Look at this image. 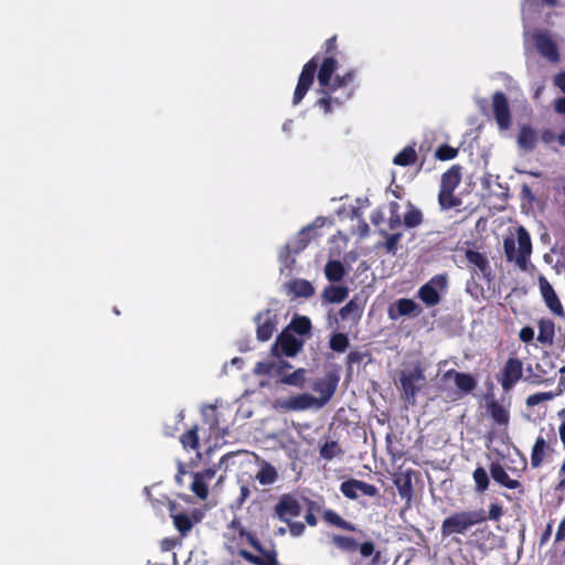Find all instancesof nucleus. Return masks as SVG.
I'll use <instances>...</instances> for the list:
<instances>
[{"mask_svg":"<svg viewBox=\"0 0 565 565\" xmlns=\"http://www.w3.org/2000/svg\"><path fill=\"white\" fill-rule=\"evenodd\" d=\"M401 237H402V234H399V233L392 234V235L387 236L384 246L388 253H391V254L396 253Z\"/></svg>","mask_w":565,"mask_h":565,"instance_id":"nucleus-45","label":"nucleus"},{"mask_svg":"<svg viewBox=\"0 0 565 565\" xmlns=\"http://www.w3.org/2000/svg\"><path fill=\"white\" fill-rule=\"evenodd\" d=\"M444 381H450L452 380L458 390L461 393H469L471 392L476 386V381L473 377L466 373H459L456 371H447L444 376Z\"/></svg>","mask_w":565,"mask_h":565,"instance_id":"nucleus-21","label":"nucleus"},{"mask_svg":"<svg viewBox=\"0 0 565 565\" xmlns=\"http://www.w3.org/2000/svg\"><path fill=\"white\" fill-rule=\"evenodd\" d=\"M490 473L493 480L508 489H516L520 487L518 480L511 479L504 468L499 463H492Z\"/></svg>","mask_w":565,"mask_h":565,"instance_id":"nucleus-25","label":"nucleus"},{"mask_svg":"<svg viewBox=\"0 0 565 565\" xmlns=\"http://www.w3.org/2000/svg\"><path fill=\"white\" fill-rule=\"evenodd\" d=\"M401 383L407 398H414L416 393L425 385L424 372L419 366L402 373Z\"/></svg>","mask_w":565,"mask_h":565,"instance_id":"nucleus-11","label":"nucleus"},{"mask_svg":"<svg viewBox=\"0 0 565 565\" xmlns=\"http://www.w3.org/2000/svg\"><path fill=\"white\" fill-rule=\"evenodd\" d=\"M390 228L394 230L401 225V217L398 215V204L393 202L390 204Z\"/></svg>","mask_w":565,"mask_h":565,"instance_id":"nucleus-44","label":"nucleus"},{"mask_svg":"<svg viewBox=\"0 0 565 565\" xmlns=\"http://www.w3.org/2000/svg\"><path fill=\"white\" fill-rule=\"evenodd\" d=\"M326 220L322 217L316 218L310 225L302 228L295 238L292 249L295 253L302 250L307 244L319 235L318 231L324 225Z\"/></svg>","mask_w":565,"mask_h":565,"instance_id":"nucleus-15","label":"nucleus"},{"mask_svg":"<svg viewBox=\"0 0 565 565\" xmlns=\"http://www.w3.org/2000/svg\"><path fill=\"white\" fill-rule=\"evenodd\" d=\"M286 367H290V365L284 363L278 369L279 383L298 388L302 387L307 380V371L305 369H298L292 373H286Z\"/></svg>","mask_w":565,"mask_h":565,"instance_id":"nucleus-19","label":"nucleus"},{"mask_svg":"<svg viewBox=\"0 0 565 565\" xmlns=\"http://www.w3.org/2000/svg\"><path fill=\"white\" fill-rule=\"evenodd\" d=\"M504 250L509 260L514 262L521 269H525L532 253L531 238L522 226L515 228L504 239Z\"/></svg>","mask_w":565,"mask_h":565,"instance_id":"nucleus-3","label":"nucleus"},{"mask_svg":"<svg viewBox=\"0 0 565 565\" xmlns=\"http://www.w3.org/2000/svg\"><path fill=\"white\" fill-rule=\"evenodd\" d=\"M342 493L350 499H356L359 494V489L356 487V480H349L341 484Z\"/></svg>","mask_w":565,"mask_h":565,"instance_id":"nucleus-41","label":"nucleus"},{"mask_svg":"<svg viewBox=\"0 0 565 565\" xmlns=\"http://www.w3.org/2000/svg\"><path fill=\"white\" fill-rule=\"evenodd\" d=\"M338 452L339 446L334 441L326 443L320 450L321 456L326 459L333 458Z\"/></svg>","mask_w":565,"mask_h":565,"instance_id":"nucleus-43","label":"nucleus"},{"mask_svg":"<svg viewBox=\"0 0 565 565\" xmlns=\"http://www.w3.org/2000/svg\"><path fill=\"white\" fill-rule=\"evenodd\" d=\"M546 4V6H555L556 4V0H524V3H523V14H527L531 10H532V7L536 6V4Z\"/></svg>","mask_w":565,"mask_h":565,"instance_id":"nucleus-47","label":"nucleus"},{"mask_svg":"<svg viewBox=\"0 0 565 565\" xmlns=\"http://www.w3.org/2000/svg\"><path fill=\"white\" fill-rule=\"evenodd\" d=\"M523 365L518 359H509L503 367L501 385L505 392L510 391L522 377Z\"/></svg>","mask_w":565,"mask_h":565,"instance_id":"nucleus-14","label":"nucleus"},{"mask_svg":"<svg viewBox=\"0 0 565 565\" xmlns=\"http://www.w3.org/2000/svg\"><path fill=\"white\" fill-rule=\"evenodd\" d=\"M317 71V61L316 58L310 60L302 68V72L299 76L297 87L295 89L292 103L294 105H298L305 95L307 94L308 89L310 88L315 74Z\"/></svg>","mask_w":565,"mask_h":565,"instance_id":"nucleus-10","label":"nucleus"},{"mask_svg":"<svg viewBox=\"0 0 565 565\" xmlns=\"http://www.w3.org/2000/svg\"><path fill=\"white\" fill-rule=\"evenodd\" d=\"M332 542L343 551L352 552L358 547V543L353 539L347 536L335 535L332 537Z\"/></svg>","mask_w":565,"mask_h":565,"instance_id":"nucleus-39","label":"nucleus"},{"mask_svg":"<svg viewBox=\"0 0 565 565\" xmlns=\"http://www.w3.org/2000/svg\"><path fill=\"white\" fill-rule=\"evenodd\" d=\"M302 504L300 500L291 494H285L275 507L277 516L284 522H290L294 518L300 515Z\"/></svg>","mask_w":565,"mask_h":565,"instance_id":"nucleus-9","label":"nucleus"},{"mask_svg":"<svg viewBox=\"0 0 565 565\" xmlns=\"http://www.w3.org/2000/svg\"><path fill=\"white\" fill-rule=\"evenodd\" d=\"M356 76V70L347 65L342 56L332 55L322 61L318 72V92L322 97L318 104L324 113L331 110L332 103L340 105L351 98Z\"/></svg>","mask_w":565,"mask_h":565,"instance_id":"nucleus-1","label":"nucleus"},{"mask_svg":"<svg viewBox=\"0 0 565 565\" xmlns=\"http://www.w3.org/2000/svg\"><path fill=\"white\" fill-rule=\"evenodd\" d=\"M287 253H288V249H286L285 252H281L279 257H280V260L282 263H285V266L289 267Z\"/></svg>","mask_w":565,"mask_h":565,"instance_id":"nucleus-60","label":"nucleus"},{"mask_svg":"<svg viewBox=\"0 0 565 565\" xmlns=\"http://www.w3.org/2000/svg\"><path fill=\"white\" fill-rule=\"evenodd\" d=\"M404 225L406 227H415L422 223L423 215L419 210L409 205L404 214Z\"/></svg>","mask_w":565,"mask_h":565,"instance_id":"nucleus-36","label":"nucleus"},{"mask_svg":"<svg viewBox=\"0 0 565 565\" xmlns=\"http://www.w3.org/2000/svg\"><path fill=\"white\" fill-rule=\"evenodd\" d=\"M554 84L563 92L565 93V72L558 73L554 77Z\"/></svg>","mask_w":565,"mask_h":565,"instance_id":"nucleus-55","label":"nucleus"},{"mask_svg":"<svg viewBox=\"0 0 565 565\" xmlns=\"http://www.w3.org/2000/svg\"><path fill=\"white\" fill-rule=\"evenodd\" d=\"M302 345L303 341L300 338L294 335L290 330L285 329L273 345L271 352L275 356L281 354L294 356L300 351Z\"/></svg>","mask_w":565,"mask_h":565,"instance_id":"nucleus-7","label":"nucleus"},{"mask_svg":"<svg viewBox=\"0 0 565 565\" xmlns=\"http://www.w3.org/2000/svg\"><path fill=\"white\" fill-rule=\"evenodd\" d=\"M289 530L291 535L299 536L305 531V525L300 522H295L290 524Z\"/></svg>","mask_w":565,"mask_h":565,"instance_id":"nucleus-53","label":"nucleus"},{"mask_svg":"<svg viewBox=\"0 0 565 565\" xmlns=\"http://www.w3.org/2000/svg\"><path fill=\"white\" fill-rule=\"evenodd\" d=\"M255 322L257 326V338L260 341L269 340L274 331L276 330V313H274L271 310H265L263 312H259L255 318Z\"/></svg>","mask_w":565,"mask_h":565,"instance_id":"nucleus-13","label":"nucleus"},{"mask_svg":"<svg viewBox=\"0 0 565 565\" xmlns=\"http://www.w3.org/2000/svg\"><path fill=\"white\" fill-rule=\"evenodd\" d=\"M533 42L536 50L542 56L548 61L556 63L559 61L557 46L553 39L544 32H539L533 35Z\"/></svg>","mask_w":565,"mask_h":565,"instance_id":"nucleus-12","label":"nucleus"},{"mask_svg":"<svg viewBox=\"0 0 565 565\" xmlns=\"http://www.w3.org/2000/svg\"><path fill=\"white\" fill-rule=\"evenodd\" d=\"M290 290L299 297H309L313 294L315 289L312 285L303 279H297L290 282Z\"/></svg>","mask_w":565,"mask_h":565,"instance_id":"nucleus-32","label":"nucleus"},{"mask_svg":"<svg viewBox=\"0 0 565 565\" xmlns=\"http://www.w3.org/2000/svg\"><path fill=\"white\" fill-rule=\"evenodd\" d=\"M557 142L561 145V146H565V131L561 132L559 135H557Z\"/></svg>","mask_w":565,"mask_h":565,"instance_id":"nucleus-62","label":"nucleus"},{"mask_svg":"<svg viewBox=\"0 0 565 565\" xmlns=\"http://www.w3.org/2000/svg\"><path fill=\"white\" fill-rule=\"evenodd\" d=\"M360 306L351 300L348 302L339 312L341 320L344 322L342 326H338L337 328L344 329L347 326L351 327L355 324L361 316Z\"/></svg>","mask_w":565,"mask_h":565,"instance_id":"nucleus-23","label":"nucleus"},{"mask_svg":"<svg viewBox=\"0 0 565 565\" xmlns=\"http://www.w3.org/2000/svg\"><path fill=\"white\" fill-rule=\"evenodd\" d=\"M239 362H241V360H239L238 358H234V359L231 361V363H232V364H234V365H235V364H238Z\"/></svg>","mask_w":565,"mask_h":565,"instance_id":"nucleus-64","label":"nucleus"},{"mask_svg":"<svg viewBox=\"0 0 565 565\" xmlns=\"http://www.w3.org/2000/svg\"><path fill=\"white\" fill-rule=\"evenodd\" d=\"M555 327L551 320H541L539 322L537 341L541 343L552 344Z\"/></svg>","mask_w":565,"mask_h":565,"instance_id":"nucleus-29","label":"nucleus"},{"mask_svg":"<svg viewBox=\"0 0 565 565\" xmlns=\"http://www.w3.org/2000/svg\"><path fill=\"white\" fill-rule=\"evenodd\" d=\"M306 521L309 525H316L317 523L316 516L312 513L306 515Z\"/></svg>","mask_w":565,"mask_h":565,"instance_id":"nucleus-58","label":"nucleus"},{"mask_svg":"<svg viewBox=\"0 0 565 565\" xmlns=\"http://www.w3.org/2000/svg\"><path fill=\"white\" fill-rule=\"evenodd\" d=\"M447 286V276L444 274L436 275L419 288L418 297L426 306H436L440 301L441 295L446 292Z\"/></svg>","mask_w":565,"mask_h":565,"instance_id":"nucleus-6","label":"nucleus"},{"mask_svg":"<svg viewBox=\"0 0 565 565\" xmlns=\"http://www.w3.org/2000/svg\"><path fill=\"white\" fill-rule=\"evenodd\" d=\"M548 450H550V448H548L546 441L542 437H539L533 446V449H532V456H531L532 466L539 467L543 462Z\"/></svg>","mask_w":565,"mask_h":565,"instance_id":"nucleus-28","label":"nucleus"},{"mask_svg":"<svg viewBox=\"0 0 565 565\" xmlns=\"http://www.w3.org/2000/svg\"><path fill=\"white\" fill-rule=\"evenodd\" d=\"M486 520L483 511L460 512L445 519L441 525L444 535L462 534L471 526Z\"/></svg>","mask_w":565,"mask_h":565,"instance_id":"nucleus-4","label":"nucleus"},{"mask_svg":"<svg viewBox=\"0 0 565 565\" xmlns=\"http://www.w3.org/2000/svg\"><path fill=\"white\" fill-rule=\"evenodd\" d=\"M554 108L558 114H565V97L556 99L554 102Z\"/></svg>","mask_w":565,"mask_h":565,"instance_id":"nucleus-56","label":"nucleus"},{"mask_svg":"<svg viewBox=\"0 0 565 565\" xmlns=\"http://www.w3.org/2000/svg\"><path fill=\"white\" fill-rule=\"evenodd\" d=\"M466 259L468 262V266L473 273H480L483 277H488L490 275L489 262L483 254L472 249H467Z\"/></svg>","mask_w":565,"mask_h":565,"instance_id":"nucleus-20","label":"nucleus"},{"mask_svg":"<svg viewBox=\"0 0 565 565\" xmlns=\"http://www.w3.org/2000/svg\"><path fill=\"white\" fill-rule=\"evenodd\" d=\"M324 274L330 281H339L344 276L343 265L338 260H330L326 265Z\"/></svg>","mask_w":565,"mask_h":565,"instance_id":"nucleus-31","label":"nucleus"},{"mask_svg":"<svg viewBox=\"0 0 565 565\" xmlns=\"http://www.w3.org/2000/svg\"><path fill=\"white\" fill-rule=\"evenodd\" d=\"M420 309L418 305L412 299H399L394 308H390L388 315L392 319H397L401 316H417Z\"/></svg>","mask_w":565,"mask_h":565,"instance_id":"nucleus-22","label":"nucleus"},{"mask_svg":"<svg viewBox=\"0 0 565 565\" xmlns=\"http://www.w3.org/2000/svg\"><path fill=\"white\" fill-rule=\"evenodd\" d=\"M502 515V508L499 504H491L489 509V519L498 520Z\"/></svg>","mask_w":565,"mask_h":565,"instance_id":"nucleus-51","label":"nucleus"},{"mask_svg":"<svg viewBox=\"0 0 565 565\" xmlns=\"http://www.w3.org/2000/svg\"><path fill=\"white\" fill-rule=\"evenodd\" d=\"M348 343V337L343 333H335L330 339V348L337 352H343Z\"/></svg>","mask_w":565,"mask_h":565,"instance_id":"nucleus-40","label":"nucleus"},{"mask_svg":"<svg viewBox=\"0 0 565 565\" xmlns=\"http://www.w3.org/2000/svg\"><path fill=\"white\" fill-rule=\"evenodd\" d=\"M161 545H162V550H164V551H169V550H171V548H172V546L174 545V543H173L172 541L164 540V541L162 542V544H161Z\"/></svg>","mask_w":565,"mask_h":565,"instance_id":"nucleus-59","label":"nucleus"},{"mask_svg":"<svg viewBox=\"0 0 565 565\" xmlns=\"http://www.w3.org/2000/svg\"><path fill=\"white\" fill-rule=\"evenodd\" d=\"M356 487L359 489V494L361 495H367V497H374L377 494V489L369 483H365L363 481L356 480Z\"/></svg>","mask_w":565,"mask_h":565,"instance_id":"nucleus-46","label":"nucleus"},{"mask_svg":"<svg viewBox=\"0 0 565 565\" xmlns=\"http://www.w3.org/2000/svg\"><path fill=\"white\" fill-rule=\"evenodd\" d=\"M416 160V151L413 147H405L401 152H398L393 162L397 166H409L414 163Z\"/></svg>","mask_w":565,"mask_h":565,"instance_id":"nucleus-33","label":"nucleus"},{"mask_svg":"<svg viewBox=\"0 0 565 565\" xmlns=\"http://www.w3.org/2000/svg\"><path fill=\"white\" fill-rule=\"evenodd\" d=\"M542 140L544 143L551 145L557 140V136L552 130L546 129L542 132Z\"/></svg>","mask_w":565,"mask_h":565,"instance_id":"nucleus-52","label":"nucleus"},{"mask_svg":"<svg viewBox=\"0 0 565 565\" xmlns=\"http://www.w3.org/2000/svg\"><path fill=\"white\" fill-rule=\"evenodd\" d=\"M274 369V364L270 362H258L254 367V373L256 375H267L270 374Z\"/></svg>","mask_w":565,"mask_h":565,"instance_id":"nucleus-49","label":"nucleus"},{"mask_svg":"<svg viewBox=\"0 0 565 565\" xmlns=\"http://www.w3.org/2000/svg\"><path fill=\"white\" fill-rule=\"evenodd\" d=\"M460 180V169L457 166L451 167L443 174L438 195L439 204L443 209H451L460 205V200L454 195V191L459 185Z\"/></svg>","mask_w":565,"mask_h":565,"instance_id":"nucleus-5","label":"nucleus"},{"mask_svg":"<svg viewBox=\"0 0 565 565\" xmlns=\"http://www.w3.org/2000/svg\"><path fill=\"white\" fill-rule=\"evenodd\" d=\"M181 443L185 448H195L198 445V436L194 430H190L181 437Z\"/></svg>","mask_w":565,"mask_h":565,"instance_id":"nucleus-48","label":"nucleus"},{"mask_svg":"<svg viewBox=\"0 0 565 565\" xmlns=\"http://www.w3.org/2000/svg\"><path fill=\"white\" fill-rule=\"evenodd\" d=\"M348 296V288L342 286H329L323 290L322 298L330 303H339Z\"/></svg>","mask_w":565,"mask_h":565,"instance_id":"nucleus-27","label":"nucleus"},{"mask_svg":"<svg viewBox=\"0 0 565 565\" xmlns=\"http://www.w3.org/2000/svg\"><path fill=\"white\" fill-rule=\"evenodd\" d=\"M539 284H540V290H541L542 297H543L546 306L548 307V309L554 315H556L558 317H563L564 316L563 306H562L558 297L556 296L553 287L551 286V284L543 276H541L539 278Z\"/></svg>","mask_w":565,"mask_h":565,"instance_id":"nucleus-17","label":"nucleus"},{"mask_svg":"<svg viewBox=\"0 0 565 565\" xmlns=\"http://www.w3.org/2000/svg\"><path fill=\"white\" fill-rule=\"evenodd\" d=\"M537 141L535 129L530 126H522L518 135V145L524 150H533Z\"/></svg>","mask_w":565,"mask_h":565,"instance_id":"nucleus-26","label":"nucleus"},{"mask_svg":"<svg viewBox=\"0 0 565 565\" xmlns=\"http://www.w3.org/2000/svg\"><path fill=\"white\" fill-rule=\"evenodd\" d=\"M491 417L501 425H507L509 422V411L497 403H492L489 406Z\"/></svg>","mask_w":565,"mask_h":565,"instance_id":"nucleus-34","label":"nucleus"},{"mask_svg":"<svg viewBox=\"0 0 565 565\" xmlns=\"http://www.w3.org/2000/svg\"><path fill=\"white\" fill-rule=\"evenodd\" d=\"M333 43H334V39H330V40L327 42L328 50H329L330 47H332V46H333Z\"/></svg>","mask_w":565,"mask_h":565,"instance_id":"nucleus-63","label":"nucleus"},{"mask_svg":"<svg viewBox=\"0 0 565 565\" xmlns=\"http://www.w3.org/2000/svg\"><path fill=\"white\" fill-rule=\"evenodd\" d=\"M473 481L476 483V490L479 492H483L489 487V477L484 468L479 467L473 471L472 475Z\"/></svg>","mask_w":565,"mask_h":565,"instance_id":"nucleus-37","label":"nucleus"},{"mask_svg":"<svg viewBox=\"0 0 565 565\" xmlns=\"http://www.w3.org/2000/svg\"><path fill=\"white\" fill-rule=\"evenodd\" d=\"M337 382L331 379H319L312 385L310 393L294 394L288 397H279L273 402V408L280 412H303L322 408L332 397Z\"/></svg>","mask_w":565,"mask_h":565,"instance_id":"nucleus-2","label":"nucleus"},{"mask_svg":"<svg viewBox=\"0 0 565 565\" xmlns=\"http://www.w3.org/2000/svg\"><path fill=\"white\" fill-rule=\"evenodd\" d=\"M492 111L500 130H508L511 127V113L508 98L501 92L492 96Z\"/></svg>","mask_w":565,"mask_h":565,"instance_id":"nucleus-8","label":"nucleus"},{"mask_svg":"<svg viewBox=\"0 0 565 565\" xmlns=\"http://www.w3.org/2000/svg\"><path fill=\"white\" fill-rule=\"evenodd\" d=\"M373 224L375 225H379L380 222L382 221V215L380 214V212H375L372 217H371Z\"/></svg>","mask_w":565,"mask_h":565,"instance_id":"nucleus-57","label":"nucleus"},{"mask_svg":"<svg viewBox=\"0 0 565 565\" xmlns=\"http://www.w3.org/2000/svg\"><path fill=\"white\" fill-rule=\"evenodd\" d=\"M249 495V490L246 486H243L241 488V497H242V500H245L247 497Z\"/></svg>","mask_w":565,"mask_h":565,"instance_id":"nucleus-61","label":"nucleus"},{"mask_svg":"<svg viewBox=\"0 0 565 565\" xmlns=\"http://www.w3.org/2000/svg\"><path fill=\"white\" fill-rule=\"evenodd\" d=\"M170 513L173 519L174 526L182 534H186L192 529L193 524L199 521L196 515L191 516L185 513L175 512L173 504L170 505Z\"/></svg>","mask_w":565,"mask_h":565,"instance_id":"nucleus-24","label":"nucleus"},{"mask_svg":"<svg viewBox=\"0 0 565 565\" xmlns=\"http://www.w3.org/2000/svg\"><path fill=\"white\" fill-rule=\"evenodd\" d=\"M254 460L257 465V470L254 475L255 480L263 487L273 486L278 480L277 469L266 461L258 460V458Z\"/></svg>","mask_w":565,"mask_h":565,"instance_id":"nucleus-18","label":"nucleus"},{"mask_svg":"<svg viewBox=\"0 0 565 565\" xmlns=\"http://www.w3.org/2000/svg\"><path fill=\"white\" fill-rule=\"evenodd\" d=\"M522 342L529 343L534 339V330L531 327H524L519 333Z\"/></svg>","mask_w":565,"mask_h":565,"instance_id":"nucleus-50","label":"nucleus"},{"mask_svg":"<svg viewBox=\"0 0 565 565\" xmlns=\"http://www.w3.org/2000/svg\"><path fill=\"white\" fill-rule=\"evenodd\" d=\"M286 329L290 330L292 333L296 332L299 335H305L310 332L311 322L307 317L298 316L291 320L290 324Z\"/></svg>","mask_w":565,"mask_h":565,"instance_id":"nucleus-30","label":"nucleus"},{"mask_svg":"<svg viewBox=\"0 0 565 565\" xmlns=\"http://www.w3.org/2000/svg\"><path fill=\"white\" fill-rule=\"evenodd\" d=\"M374 551V545L371 542H365L360 546V552L364 557L370 556Z\"/></svg>","mask_w":565,"mask_h":565,"instance_id":"nucleus-54","label":"nucleus"},{"mask_svg":"<svg viewBox=\"0 0 565 565\" xmlns=\"http://www.w3.org/2000/svg\"><path fill=\"white\" fill-rule=\"evenodd\" d=\"M216 470L213 468L196 472L191 483L192 492L200 499L204 500L209 494V483L215 478Z\"/></svg>","mask_w":565,"mask_h":565,"instance_id":"nucleus-16","label":"nucleus"},{"mask_svg":"<svg viewBox=\"0 0 565 565\" xmlns=\"http://www.w3.org/2000/svg\"><path fill=\"white\" fill-rule=\"evenodd\" d=\"M324 519L328 522H330V523H332V524H334V525H337V526H339V527H341L343 530H348V531H354L355 530L354 526L351 523L344 521L339 514H337L333 511H326L324 512Z\"/></svg>","mask_w":565,"mask_h":565,"instance_id":"nucleus-38","label":"nucleus"},{"mask_svg":"<svg viewBox=\"0 0 565 565\" xmlns=\"http://www.w3.org/2000/svg\"><path fill=\"white\" fill-rule=\"evenodd\" d=\"M457 153V149L445 145L437 149L436 157L440 160H451L456 158Z\"/></svg>","mask_w":565,"mask_h":565,"instance_id":"nucleus-42","label":"nucleus"},{"mask_svg":"<svg viewBox=\"0 0 565 565\" xmlns=\"http://www.w3.org/2000/svg\"><path fill=\"white\" fill-rule=\"evenodd\" d=\"M562 394V390H559L557 393H553V392H540V393H535V394H532L530 396H527L526 398V405L532 407V406H536L543 402H547V401H551L553 399L554 397L558 396Z\"/></svg>","mask_w":565,"mask_h":565,"instance_id":"nucleus-35","label":"nucleus"}]
</instances>
